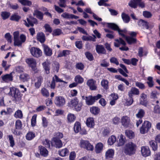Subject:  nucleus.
<instances>
[{"label": "nucleus", "mask_w": 160, "mask_h": 160, "mask_svg": "<svg viewBox=\"0 0 160 160\" xmlns=\"http://www.w3.org/2000/svg\"><path fill=\"white\" fill-rule=\"evenodd\" d=\"M137 148V145L135 143L129 142L125 145L123 151L126 155L131 156L135 153Z\"/></svg>", "instance_id": "1"}, {"label": "nucleus", "mask_w": 160, "mask_h": 160, "mask_svg": "<svg viewBox=\"0 0 160 160\" xmlns=\"http://www.w3.org/2000/svg\"><path fill=\"white\" fill-rule=\"evenodd\" d=\"M107 24L108 28H111L114 30L117 31L119 34L122 37L125 38L126 37H127L125 35V34L127 32V30L126 29L121 30L118 25L114 23H108Z\"/></svg>", "instance_id": "2"}, {"label": "nucleus", "mask_w": 160, "mask_h": 160, "mask_svg": "<svg viewBox=\"0 0 160 160\" xmlns=\"http://www.w3.org/2000/svg\"><path fill=\"white\" fill-rule=\"evenodd\" d=\"M26 62L28 66L31 68L32 70L34 73H37L38 70L37 68V62L36 60L32 58H28L26 60Z\"/></svg>", "instance_id": "3"}, {"label": "nucleus", "mask_w": 160, "mask_h": 160, "mask_svg": "<svg viewBox=\"0 0 160 160\" xmlns=\"http://www.w3.org/2000/svg\"><path fill=\"white\" fill-rule=\"evenodd\" d=\"M151 127V123L149 122L146 121L142 125L140 128V132L142 134H145L148 133Z\"/></svg>", "instance_id": "4"}, {"label": "nucleus", "mask_w": 160, "mask_h": 160, "mask_svg": "<svg viewBox=\"0 0 160 160\" xmlns=\"http://www.w3.org/2000/svg\"><path fill=\"white\" fill-rule=\"evenodd\" d=\"M9 93L14 98L15 101H20L21 100L22 95L18 89L15 88H10Z\"/></svg>", "instance_id": "5"}, {"label": "nucleus", "mask_w": 160, "mask_h": 160, "mask_svg": "<svg viewBox=\"0 0 160 160\" xmlns=\"http://www.w3.org/2000/svg\"><path fill=\"white\" fill-rule=\"evenodd\" d=\"M27 19L28 23L26 21H24V22H25V25L28 27H29L30 26H33L34 24H37V19L32 16L27 18Z\"/></svg>", "instance_id": "6"}, {"label": "nucleus", "mask_w": 160, "mask_h": 160, "mask_svg": "<svg viewBox=\"0 0 160 160\" xmlns=\"http://www.w3.org/2000/svg\"><path fill=\"white\" fill-rule=\"evenodd\" d=\"M30 52L31 54L36 57H39L42 54L41 51L38 48L32 47L30 49Z\"/></svg>", "instance_id": "7"}, {"label": "nucleus", "mask_w": 160, "mask_h": 160, "mask_svg": "<svg viewBox=\"0 0 160 160\" xmlns=\"http://www.w3.org/2000/svg\"><path fill=\"white\" fill-rule=\"evenodd\" d=\"M122 125L126 128L129 127L130 125V120L129 117L127 116H123L121 118Z\"/></svg>", "instance_id": "8"}, {"label": "nucleus", "mask_w": 160, "mask_h": 160, "mask_svg": "<svg viewBox=\"0 0 160 160\" xmlns=\"http://www.w3.org/2000/svg\"><path fill=\"white\" fill-rule=\"evenodd\" d=\"M55 103L58 106H62L65 103V99L62 97H57L55 99Z\"/></svg>", "instance_id": "9"}, {"label": "nucleus", "mask_w": 160, "mask_h": 160, "mask_svg": "<svg viewBox=\"0 0 160 160\" xmlns=\"http://www.w3.org/2000/svg\"><path fill=\"white\" fill-rule=\"evenodd\" d=\"M141 152L142 155L145 157L149 156L151 154L149 148L147 146L142 147L141 148Z\"/></svg>", "instance_id": "10"}, {"label": "nucleus", "mask_w": 160, "mask_h": 160, "mask_svg": "<svg viewBox=\"0 0 160 160\" xmlns=\"http://www.w3.org/2000/svg\"><path fill=\"white\" fill-rule=\"evenodd\" d=\"M52 145H55L57 148H60L62 146L61 141L58 138H53L52 142Z\"/></svg>", "instance_id": "11"}, {"label": "nucleus", "mask_w": 160, "mask_h": 160, "mask_svg": "<svg viewBox=\"0 0 160 160\" xmlns=\"http://www.w3.org/2000/svg\"><path fill=\"white\" fill-rule=\"evenodd\" d=\"M140 97L141 99L140 103L144 106H146L148 104L147 95L144 93H142L141 94Z\"/></svg>", "instance_id": "12"}, {"label": "nucleus", "mask_w": 160, "mask_h": 160, "mask_svg": "<svg viewBox=\"0 0 160 160\" xmlns=\"http://www.w3.org/2000/svg\"><path fill=\"white\" fill-rule=\"evenodd\" d=\"M44 52L45 54L48 56H50L52 54V50L48 46L43 44L42 45Z\"/></svg>", "instance_id": "13"}, {"label": "nucleus", "mask_w": 160, "mask_h": 160, "mask_svg": "<svg viewBox=\"0 0 160 160\" xmlns=\"http://www.w3.org/2000/svg\"><path fill=\"white\" fill-rule=\"evenodd\" d=\"M96 50L99 54H106V50L102 45H97L96 46Z\"/></svg>", "instance_id": "14"}, {"label": "nucleus", "mask_w": 160, "mask_h": 160, "mask_svg": "<svg viewBox=\"0 0 160 160\" xmlns=\"http://www.w3.org/2000/svg\"><path fill=\"white\" fill-rule=\"evenodd\" d=\"M20 40H19L18 39V42H17V43H16L15 46H17L18 47L21 46L22 44L25 42L26 40V37L24 35L22 34L20 35Z\"/></svg>", "instance_id": "15"}, {"label": "nucleus", "mask_w": 160, "mask_h": 160, "mask_svg": "<svg viewBox=\"0 0 160 160\" xmlns=\"http://www.w3.org/2000/svg\"><path fill=\"white\" fill-rule=\"evenodd\" d=\"M37 38L41 43L44 42L45 40V35L42 32H39L37 34Z\"/></svg>", "instance_id": "16"}, {"label": "nucleus", "mask_w": 160, "mask_h": 160, "mask_svg": "<svg viewBox=\"0 0 160 160\" xmlns=\"http://www.w3.org/2000/svg\"><path fill=\"white\" fill-rule=\"evenodd\" d=\"M128 94L129 97H132V94L138 95L139 94V91L138 89L132 87L130 91L128 92Z\"/></svg>", "instance_id": "17"}, {"label": "nucleus", "mask_w": 160, "mask_h": 160, "mask_svg": "<svg viewBox=\"0 0 160 160\" xmlns=\"http://www.w3.org/2000/svg\"><path fill=\"white\" fill-rule=\"evenodd\" d=\"M80 146L81 147L84 148L87 150H89L90 145L88 141L84 140L81 141Z\"/></svg>", "instance_id": "18"}, {"label": "nucleus", "mask_w": 160, "mask_h": 160, "mask_svg": "<svg viewBox=\"0 0 160 160\" xmlns=\"http://www.w3.org/2000/svg\"><path fill=\"white\" fill-rule=\"evenodd\" d=\"M43 68L46 73L48 74L50 73V63L48 61H46L42 63Z\"/></svg>", "instance_id": "19"}, {"label": "nucleus", "mask_w": 160, "mask_h": 160, "mask_svg": "<svg viewBox=\"0 0 160 160\" xmlns=\"http://www.w3.org/2000/svg\"><path fill=\"white\" fill-rule=\"evenodd\" d=\"M138 25L139 26L142 27L143 28H145L147 29L149 28L148 23L142 19L140 20L138 22Z\"/></svg>", "instance_id": "20"}, {"label": "nucleus", "mask_w": 160, "mask_h": 160, "mask_svg": "<svg viewBox=\"0 0 160 160\" xmlns=\"http://www.w3.org/2000/svg\"><path fill=\"white\" fill-rule=\"evenodd\" d=\"M1 77L3 80L5 82H8L12 80V77L11 74L2 76Z\"/></svg>", "instance_id": "21"}, {"label": "nucleus", "mask_w": 160, "mask_h": 160, "mask_svg": "<svg viewBox=\"0 0 160 160\" xmlns=\"http://www.w3.org/2000/svg\"><path fill=\"white\" fill-rule=\"evenodd\" d=\"M103 148V144L101 142L98 143L95 147V151L96 153H99L101 152Z\"/></svg>", "instance_id": "22"}, {"label": "nucleus", "mask_w": 160, "mask_h": 160, "mask_svg": "<svg viewBox=\"0 0 160 160\" xmlns=\"http://www.w3.org/2000/svg\"><path fill=\"white\" fill-rule=\"evenodd\" d=\"M115 41L116 42L114 43V45L116 47H119L120 44H121L124 46H125L126 44L125 42L121 38H119V39H115Z\"/></svg>", "instance_id": "23"}, {"label": "nucleus", "mask_w": 160, "mask_h": 160, "mask_svg": "<svg viewBox=\"0 0 160 160\" xmlns=\"http://www.w3.org/2000/svg\"><path fill=\"white\" fill-rule=\"evenodd\" d=\"M40 152L41 155L44 157L47 156L48 154V152L47 149L42 146L39 147Z\"/></svg>", "instance_id": "24"}, {"label": "nucleus", "mask_w": 160, "mask_h": 160, "mask_svg": "<svg viewBox=\"0 0 160 160\" xmlns=\"http://www.w3.org/2000/svg\"><path fill=\"white\" fill-rule=\"evenodd\" d=\"M78 103V101L76 98L72 99L68 103V106L71 108L74 107Z\"/></svg>", "instance_id": "25"}, {"label": "nucleus", "mask_w": 160, "mask_h": 160, "mask_svg": "<svg viewBox=\"0 0 160 160\" xmlns=\"http://www.w3.org/2000/svg\"><path fill=\"white\" fill-rule=\"evenodd\" d=\"M125 39L129 44L136 43L137 41L136 38L130 37L127 36L126 37Z\"/></svg>", "instance_id": "26"}, {"label": "nucleus", "mask_w": 160, "mask_h": 160, "mask_svg": "<svg viewBox=\"0 0 160 160\" xmlns=\"http://www.w3.org/2000/svg\"><path fill=\"white\" fill-rule=\"evenodd\" d=\"M33 15L36 16L37 18L40 20H42L43 18V14L41 12L35 10L33 13Z\"/></svg>", "instance_id": "27"}, {"label": "nucleus", "mask_w": 160, "mask_h": 160, "mask_svg": "<svg viewBox=\"0 0 160 160\" xmlns=\"http://www.w3.org/2000/svg\"><path fill=\"white\" fill-rule=\"evenodd\" d=\"M139 0H131L128 3L129 6L131 8H136L138 6V2Z\"/></svg>", "instance_id": "28"}, {"label": "nucleus", "mask_w": 160, "mask_h": 160, "mask_svg": "<svg viewBox=\"0 0 160 160\" xmlns=\"http://www.w3.org/2000/svg\"><path fill=\"white\" fill-rule=\"evenodd\" d=\"M126 136L130 139L133 138L134 136L133 132L130 130H127L125 131Z\"/></svg>", "instance_id": "29"}, {"label": "nucleus", "mask_w": 160, "mask_h": 160, "mask_svg": "<svg viewBox=\"0 0 160 160\" xmlns=\"http://www.w3.org/2000/svg\"><path fill=\"white\" fill-rule=\"evenodd\" d=\"M125 138L122 135H121L120 136L119 142L118 144V146H121L123 145L125 142Z\"/></svg>", "instance_id": "30"}, {"label": "nucleus", "mask_w": 160, "mask_h": 160, "mask_svg": "<svg viewBox=\"0 0 160 160\" xmlns=\"http://www.w3.org/2000/svg\"><path fill=\"white\" fill-rule=\"evenodd\" d=\"M35 136V134L32 132H28L26 136V138L28 140H31L33 139Z\"/></svg>", "instance_id": "31"}, {"label": "nucleus", "mask_w": 160, "mask_h": 160, "mask_svg": "<svg viewBox=\"0 0 160 160\" xmlns=\"http://www.w3.org/2000/svg\"><path fill=\"white\" fill-rule=\"evenodd\" d=\"M71 51L68 50H64L61 52L58 55V57H61L63 56H66L70 54Z\"/></svg>", "instance_id": "32"}, {"label": "nucleus", "mask_w": 160, "mask_h": 160, "mask_svg": "<svg viewBox=\"0 0 160 160\" xmlns=\"http://www.w3.org/2000/svg\"><path fill=\"white\" fill-rule=\"evenodd\" d=\"M145 114V112L144 110L142 109H139L138 113L136 114V116L137 118L142 119L144 116Z\"/></svg>", "instance_id": "33"}, {"label": "nucleus", "mask_w": 160, "mask_h": 160, "mask_svg": "<svg viewBox=\"0 0 160 160\" xmlns=\"http://www.w3.org/2000/svg\"><path fill=\"white\" fill-rule=\"evenodd\" d=\"M114 154V150L112 149L108 150L106 152L105 156L106 158H112Z\"/></svg>", "instance_id": "34"}, {"label": "nucleus", "mask_w": 160, "mask_h": 160, "mask_svg": "<svg viewBox=\"0 0 160 160\" xmlns=\"http://www.w3.org/2000/svg\"><path fill=\"white\" fill-rule=\"evenodd\" d=\"M29 78V76L26 73H22L19 76L20 80L23 82L27 81Z\"/></svg>", "instance_id": "35"}, {"label": "nucleus", "mask_w": 160, "mask_h": 160, "mask_svg": "<svg viewBox=\"0 0 160 160\" xmlns=\"http://www.w3.org/2000/svg\"><path fill=\"white\" fill-rule=\"evenodd\" d=\"M42 79V78L41 76L37 78V81L35 83V86L37 88H39L41 85Z\"/></svg>", "instance_id": "36"}, {"label": "nucleus", "mask_w": 160, "mask_h": 160, "mask_svg": "<svg viewBox=\"0 0 160 160\" xmlns=\"http://www.w3.org/2000/svg\"><path fill=\"white\" fill-rule=\"evenodd\" d=\"M102 96L98 94L96 96H91V104H92L96 100L101 98Z\"/></svg>", "instance_id": "37"}, {"label": "nucleus", "mask_w": 160, "mask_h": 160, "mask_svg": "<svg viewBox=\"0 0 160 160\" xmlns=\"http://www.w3.org/2000/svg\"><path fill=\"white\" fill-rule=\"evenodd\" d=\"M81 124L79 122H76L74 124V129L76 133H78L81 130Z\"/></svg>", "instance_id": "38"}, {"label": "nucleus", "mask_w": 160, "mask_h": 160, "mask_svg": "<svg viewBox=\"0 0 160 160\" xmlns=\"http://www.w3.org/2000/svg\"><path fill=\"white\" fill-rule=\"evenodd\" d=\"M13 38L14 41V45L15 46V45L17 42L18 41V39H19V32L18 31H16L13 32Z\"/></svg>", "instance_id": "39"}, {"label": "nucleus", "mask_w": 160, "mask_h": 160, "mask_svg": "<svg viewBox=\"0 0 160 160\" xmlns=\"http://www.w3.org/2000/svg\"><path fill=\"white\" fill-rule=\"evenodd\" d=\"M122 18L123 21L125 23H128L130 20V17L128 15L123 12L122 14Z\"/></svg>", "instance_id": "40"}, {"label": "nucleus", "mask_w": 160, "mask_h": 160, "mask_svg": "<svg viewBox=\"0 0 160 160\" xmlns=\"http://www.w3.org/2000/svg\"><path fill=\"white\" fill-rule=\"evenodd\" d=\"M76 117L75 115L72 113H69L67 116V119L68 122H71L75 120Z\"/></svg>", "instance_id": "41"}, {"label": "nucleus", "mask_w": 160, "mask_h": 160, "mask_svg": "<svg viewBox=\"0 0 160 160\" xmlns=\"http://www.w3.org/2000/svg\"><path fill=\"white\" fill-rule=\"evenodd\" d=\"M116 138L114 136H111L108 139V143L110 145H112L116 142Z\"/></svg>", "instance_id": "42"}, {"label": "nucleus", "mask_w": 160, "mask_h": 160, "mask_svg": "<svg viewBox=\"0 0 160 160\" xmlns=\"http://www.w3.org/2000/svg\"><path fill=\"white\" fill-rule=\"evenodd\" d=\"M150 146L152 148V150L155 151L157 150L158 148V145L156 142H155L154 141H151L149 142Z\"/></svg>", "instance_id": "43"}, {"label": "nucleus", "mask_w": 160, "mask_h": 160, "mask_svg": "<svg viewBox=\"0 0 160 160\" xmlns=\"http://www.w3.org/2000/svg\"><path fill=\"white\" fill-rule=\"evenodd\" d=\"M41 93L43 96L46 97H48L49 95L48 91L45 88H43L42 89Z\"/></svg>", "instance_id": "44"}, {"label": "nucleus", "mask_w": 160, "mask_h": 160, "mask_svg": "<svg viewBox=\"0 0 160 160\" xmlns=\"http://www.w3.org/2000/svg\"><path fill=\"white\" fill-rule=\"evenodd\" d=\"M22 4L24 5L30 6L32 5V2L28 0H18Z\"/></svg>", "instance_id": "45"}, {"label": "nucleus", "mask_w": 160, "mask_h": 160, "mask_svg": "<svg viewBox=\"0 0 160 160\" xmlns=\"http://www.w3.org/2000/svg\"><path fill=\"white\" fill-rule=\"evenodd\" d=\"M97 88L96 81L91 79V90H95Z\"/></svg>", "instance_id": "46"}, {"label": "nucleus", "mask_w": 160, "mask_h": 160, "mask_svg": "<svg viewBox=\"0 0 160 160\" xmlns=\"http://www.w3.org/2000/svg\"><path fill=\"white\" fill-rule=\"evenodd\" d=\"M108 80L103 79L101 82L102 86L105 89H107L108 88Z\"/></svg>", "instance_id": "47"}, {"label": "nucleus", "mask_w": 160, "mask_h": 160, "mask_svg": "<svg viewBox=\"0 0 160 160\" xmlns=\"http://www.w3.org/2000/svg\"><path fill=\"white\" fill-rule=\"evenodd\" d=\"M68 151L67 148H65L62 149L61 151H59V154L60 156L62 157H64L68 153Z\"/></svg>", "instance_id": "48"}, {"label": "nucleus", "mask_w": 160, "mask_h": 160, "mask_svg": "<svg viewBox=\"0 0 160 160\" xmlns=\"http://www.w3.org/2000/svg\"><path fill=\"white\" fill-rule=\"evenodd\" d=\"M23 116L21 111L19 110H18L14 114V116L16 118H21Z\"/></svg>", "instance_id": "49"}, {"label": "nucleus", "mask_w": 160, "mask_h": 160, "mask_svg": "<svg viewBox=\"0 0 160 160\" xmlns=\"http://www.w3.org/2000/svg\"><path fill=\"white\" fill-rule=\"evenodd\" d=\"M142 14L144 17L147 18H151L152 16L151 12L148 11H144L143 12Z\"/></svg>", "instance_id": "50"}, {"label": "nucleus", "mask_w": 160, "mask_h": 160, "mask_svg": "<svg viewBox=\"0 0 160 160\" xmlns=\"http://www.w3.org/2000/svg\"><path fill=\"white\" fill-rule=\"evenodd\" d=\"M53 72H58L59 68V64L57 62H55L52 64Z\"/></svg>", "instance_id": "51"}, {"label": "nucleus", "mask_w": 160, "mask_h": 160, "mask_svg": "<svg viewBox=\"0 0 160 160\" xmlns=\"http://www.w3.org/2000/svg\"><path fill=\"white\" fill-rule=\"evenodd\" d=\"M5 38L8 42H12V36L9 33H7L5 35Z\"/></svg>", "instance_id": "52"}, {"label": "nucleus", "mask_w": 160, "mask_h": 160, "mask_svg": "<svg viewBox=\"0 0 160 160\" xmlns=\"http://www.w3.org/2000/svg\"><path fill=\"white\" fill-rule=\"evenodd\" d=\"M152 77H149L148 78V81L147 82V83H148L149 87L151 88L153 86V82L152 80Z\"/></svg>", "instance_id": "53"}, {"label": "nucleus", "mask_w": 160, "mask_h": 160, "mask_svg": "<svg viewBox=\"0 0 160 160\" xmlns=\"http://www.w3.org/2000/svg\"><path fill=\"white\" fill-rule=\"evenodd\" d=\"M1 15L2 18L5 20L9 17L10 15V13L7 12H2Z\"/></svg>", "instance_id": "54"}, {"label": "nucleus", "mask_w": 160, "mask_h": 160, "mask_svg": "<svg viewBox=\"0 0 160 160\" xmlns=\"http://www.w3.org/2000/svg\"><path fill=\"white\" fill-rule=\"evenodd\" d=\"M99 111L100 109L98 107H93L92 108V112L93 114L97 115L99 113Z\"/></svg>", "instance_id": "55"}, {"label": "nucleus", "mask_w": 160, "mask_h": 160, "mask_svg": "<svg viewBox=\"0 0 160 160\" xmlns=\"http://www.w3.org/2000/svg\"><path fill=\"white\" fill-rule=\"evenodd\" d=\"M120 119L118 117H115L112 119V124L114 125H118L119 124Z\"/></svg>", "instance_id": "56"}, {"label": "nucleus", "mask_w": 160, "mask_h": 160, "mask_svg": "<svg viewBox=\"0 0 160 160\" xmlns=\"http://www.w3.org/2000/svg\"><path fill=\"white\" fill-rule=\"evenodd\" d=\"M58 4L60 7L62 8H65L67 6L66 2L65 0H59Z\"/></svg>", "instance_id": "57"}, {"label": "nucleus", "mask_w": 160, "mask_h": 160, "mask_svg": "<svg viewBox=\"0 0 160 160\" xmlns=\"http://www.w3.org/2000/svg\"><path fill=\"white\" fill-rule=\"evenodd\" d=\"M62 33V31L59 29H57L54 30L52 32V35L53 36H58L60 35Z\"/></svg>", "instance_id": "58"}, {"label": "nucleus", "mask_w": 160, "mask_h": 160, "mask_svg": "<svg viewBox=\"0 0 160 160\" xmlns=\"http://www.w3.org/2000/svg\"><path fill=\"white\" fill-rule=\"evenodd\" d=\"M110 61L111 63H114L116 65H118L119 64L117 59L114 57L111 58L110 59Z\"/></svg>", "instance_id": "59"}, {"label": "nucleus", "mask_w": 160, "mask_h": 160, "mask_svg": "<svg viewBox=\"0 0 160 160\" xmlns=\"http://www.w3.org/2000/svg\"><path fill=\"white\" fill-rule=\"evenodd\" d=\"M36 118L37 115H34L32 117L31 119V125L32 126H34L36 124Z\"/></svg>", "instance_id": "60"}, {"label": "nucleus", "mask_w": 160, "mask_h": 160, "mask_svg": "<svg viewBox=\"0 0 160 160\" xmlns=\"http://www.w3.org/2000/svg\"><path fill=\"white\" fill-rule=\"evenodd\" d=\"M75 80L76 82L79 83H81L83 82V79L80 75L77 76Z\"/></svg>", "instance_id": "61"}, {"label": "nucleus", "mask_w": 160, "mask_h": 160, "mask_svg": "<svg viewBox=\"0 0 160 160\" xmlns=\"http://www.w3.org/2000/svg\"><path fill=\"white\" fill-rule=\"evenodd\" d=\"M20 18V17L19 16L15 14L12 15L10 18L11 20L16 21H18Z\"/></svg>", "instance_id": "62"}, {"label": "nucleus", "mask_w": 160, "mask_h": 160, "mask_svg": "<svg viewBox=\"0 0 160 160\" xmlns=\"http://www.w3.org/2000/svg\"><path fill=\"white\" fill-rule=\"evenodd\" d=\"M48 122L47 119L43 117L42 118V125L44 128H46L48 125Z\"/></svg>", "instance_id": "63"}, {"label": "nucleus", "mask_w": 160, "mask_h": 160, "mask_svg": "<svg viewBox=\"0 0 160 160\" xmlns=\"http://www.w3.org/2000/svg\"><path fill=\"white\" fill-rule=\"evenodd\" d=\"M136 86L140 88L143 89L145 88V86L143 84L140 82H137L135 83Z\"/></svg>", "instance_id": "64"}]
</instances>
